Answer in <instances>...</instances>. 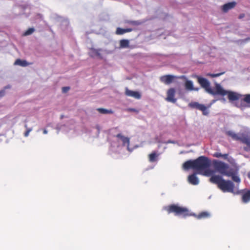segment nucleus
<instances>
[{
	"mask_svg": "<svg viewBox=\"0 0 250 250\" xmlns=\"http://www.w3.org/2000/svg\"><path fill=\"white\" fill-rule=\"evenodd\" d=\"M210 165V161L208 157L201 156L194 160L186 161L183 166L185 169L191 168L197 171L198 173L209 176L213 173V171L209 169Z\"/></svg>",
	"mask_w": 250,
	"mask_h": 250,
	"instance_id": "nucleus-1",
	"label": "nucleus"
},
{
	"mask_svg": "<svg viewBox=\"0 0 250 250\" xmlns=\"http://www.w3.org/2000/svg\"><path fill=\"white\" fill-rule=\"evenodd\" d=\"M168 214L173 213L175 215L182 216L186 217L189 216H193L198 219H206L210 217V214L208 211H202L196 215L194 213H190L187 208L182 207L175 204H171L164 208Z\"/></svg>",
	"mask_w": 250,
	"mask_h": 250,
	"instance_id": "nucleus-2",
	"label": "nucleus"
},
{
	"mask_svg": "<svg viewBox=\"0 0 250 250\" xmlns=\"http://www.w3.org/2000/svg\"><path fill=\"white\" fill-rule=\"evenodd\" d=\"M209 181L217 185L218 188L223 192H234V184L230 180H225L220 175H213Z\"/></svg>",
	"mask_w": 250,
	"mask_h": 250,
	"instance_id": "nucleus-3",
	"label": "nucleus"
},
{
	"mask_svg": "<svg viewBox=\"0 0 250 250\" xmlns=\"http://www.w3.org/2000/svg\"><path fill=\"white\" fill-rule=\"evenodd\" d=\"M226 134L236 141H240L242 143L245 144L246 146L244 147L246 151H250V134L242 133L240 136L232 131H227Z\"/></svg>",
	"mask_w": 250,
	"mask_h": 250,
	"instance_id": "nucleus-4",
	"label": "nucleus"
},
{
	"mask_svg": "<svg viewBox=\"0 0 250 250\" xmlns=\"http://www.w3.org/2000/svg\"><path fill=\"white\" fill-rule=\"evenodd\" d=\"M217 95L224 96L228 95L229 101H234L240 99L242 95L233 91H227L224 89L220 84H216Z\"/></svg>",
	"mask_w": 250,
	"mask_h": 250,
	"instance_id": "nucleus-5",
	"label": "nucleus"
},
{
	"mask_svg": "<svg viewBox=\"0 0 250 250\" xmlns=\"http://www.w3.org/2000/svg\"><path fill=\"white\" fill-rule=\"evenodd\" d=\"M197 78L198 83L207 93L213 96L217 95L216 84H218L217 83H215V88L214 89H213L210 87V83L207 79L199 76H197Z\"/></svg>",
	"mask_w": 250,
	"mask_h": 250,
	"instance_id": "nucleus-6",
	"label": "nucleus"
},
{
	"mask_svg": "<svg viewBox=\"0 0 250 250\" xmlns=\"http://www.w3.org/2000/svg\"><path fill=\"white\" fill-rule=\"evenodd\" d=\"M213 165L215 169L219 173L227 176L231 168H229V166L224 162L214 160Z\"/></svg>",
	"mask_w": 250,
	"mask_h": 250,
	"instance_id": "nucleus-7",
	"label": "nucleus"
},
{
	"mask_svg": "<svg viewBox=\"0 0 250 250\" xmlns=\"http://www.w3.org/2000/svg\"><path fill=\"white\" fill-rule=\"evenodd\" d=\"M188 106L191 108H195L201 111L204 115L207 116L208 115L209 112L208 107L204 104H199L196 102H193L190 103L188 104Z\"/></svg>",
	"mask_w": 250,
	"mask_h": 250,
	"instance_id": "nucleus-8",
	"label": "nucleus"
},
{
	"mask_svg": "<svg viewBox=\"0 0 250 250\" xmlns=\"http://www.w3.org/2000/svg\"><path fill=\"white\" fill-rule=\"evenodd\" d=\"M167 97L166 100L167 102H169L172 103H175L176 102V99L174 98L175 94V90L174 88H169L167 91Z\"/></svg>",
	"mask_w": 250,
	"mask_h": 250,
	"instance_id": "nucleus-9",
	"label": "nucleus"
},
{
	"mask_svg": "<svg viewBox=\"0 0 250 250\" xmlns=\"http://www.w3.org/2000/svg\"><path fill=\"white\" fill-rule=\"evenodd\" d=\"M175 78V76L171 75H166L161 76L160 79L161 82L166 84H169L173 81Z\"/></svg>",
	"mask_w": 250,
	"mask_h": 250,
	"instance_id": "nucleus-10",
	"label": "nucleus"
},
{
	"mask_svg": "<svg viewBox=\"0 0 250 250\" xmlns=\"http://www.w3.org/2000/svg\"><path fill=\"white\" fill-rule=\"evenodd\" d=\"M125 94L127 96L134 97L136 99H140L141 98V95L139 92L130 90L127 87L125 88Z\"/></svg>",
	"mask_w": 250,
	"mask_h": 250,
	"instance_id": "nucleus-11",
	"label": "nucleus"
},
{
	"mask_svg": "<svg viewBox=\"0 0 250 250\" xmlns=\"http://www.w3.org/2000/svg\"><path fill=\"white\" fill-rule=\"evenodd\" d=\"M236 5V2L235 1H232V2L227 3L225 4H224L222 6V10L224 12L226 13L229 10H231V9L234 8Z\"/></svg>",
	"mask_w": 250,
	"mask_h": 250,
	"instance_id": "nucleus-12",
	"label": "nucleus"
},
{
	"mask_svg": "<svg viewBox=\"0 0 250 250\" xmlns=\"http://www.w3.org/2000/svg\"><path fill=\"white\" fill-rule=\"evenodd\" d=\"M178 78L180 79H184L186 80L185 84V86L187 90H190V91L193 90H198L197 88H196V89L194 88L192 82L190 80H187L186 77L185 76H182Z\"/></svg>",
	"mask_w": 250,
	"mask_h": 250,
	"instance_id": "nucleus-13",
	"label": "nucleus"
},
{
	"mask_svg": "<svg viewBox=\"0 0 250 250\" xmlns=\"http://www.w3.org/2000/svg\"><path fill=\"white\" fill-rule=\"evenodd\" d=\"M227 176L228 177H231L232 180L236 183L240 182V178L237 175V171L236 170L231 169L230 171Z\"/></svg>",
	"mask_w": 250,
	"mask_h": 250,
	"instance_id": "nucleus-14",
	"label": "nucleus"
},
{
	"mask_svg": "<svg viewBox=\"0 0 250 250\" xmlns=\"http://www.w3.org/2000/svg\"><path fill=\"white\" fill-rule=\"evenodd\" d=\"M188 182L193 185H197L199 183V180L198 177L196 176L195 173H193L190 175L188 176Z\"/></svg>",
	"mask_w": 250,
	"mask_h": 250,
	"instance_id": "nucleus-15",
	"label": "nucleus"
},
{
	"mask_svg": "<svg viewBox=\"0 0 250 250\" xmlns=\"http://www.w3.org/2000/svg\"><path fill=\"white\" fill-rule=\"evenodd\" d=\"M116 137L120 139L123 142V146H126L127 147L129 146V138L122 135L121 133H119L116 135Z\"/></svg>",
	"mask_w": 250,
	"mask_h": 250,
	"instance_id": "nucleus-16",
	"label": "nucleus"
},
{
	"mask_svg": "<svg viewBox=\"0 0 250 250\" xmlns=\"http://www.w3.org/2000/svg\"><path fill=\"white\" fill-rule=\"evenodd\" d=\"M242 200L244 203H247L250 201V189L247 190L243 194Z\"/></svg>",
	"mask_w": 250,
	"mask_h": 250,
	"instance_id": "nucleus-17",
	"label": "nucleus"
},
{
	"mask_svg": "<svg viewBox=\"0 0 250 250\" xmlns=\"http://www.w3.org/2000/svg\"><path fill=\"white\" fill-rule=\"evenodd\" d=\"M159 156V154H158L156 152L154 151L149 154L148 155V159L149 161L150 162H156L157 160V158Z\"/></svg>",
	"mask_w": 250,
	"mask_h": 250,
	"instance_id": "nucleus-18",
	"label": "nucleus"
},
{
	"mask_svg": "<svg viewBox=\"0 0 250 250\" xmlns=\"http://www.w3.org/2000/svg\"><path fill=\"white\" fill-rule=\"evenodd\" d=\"M15 64L19 65L21 66H26L28 65V62L25 60L17 59L15 62Z\"/></svg>",
	"mask_w": 250,
	"mask_h": 250,
	"instance_id": "nucleus-19",
	"label": "nucleus"
},
{
	"mask_svg": "<svg viewBox=\"0 0 250 250\" xmlns=\"http://www.w3.org/2000/svg\"><path fill=\"white\" fill-rule=\"evenodd\" d=\"M97 111H99L101 114H113V111L112 110H108L103 108H99L97 109Z\"/></svg>",
	"mask_w": 250,
	"mask_h": 250,
	"instance_id": "nucleus-20",
	"label": "nucleus"
},
{
	"mask_svg": "<svg viewBox=\"0 0 250 250\" xmlns=\"http://www.w3.org/2000/svg\"><path fill=\"white\" fill-rule=\"evenodd\" d=\"M120 45L122 48L127 47L129 46V41L127 40H122L120 41Z\"/></svg>",
	"mask_w": 250,
	"mask_h": 250,
	"instance_id": "nucleus-21",
	"label": "nucleus"
},
{
	"mask_svg": "<svg viewBox=\"0 0 250 250\" xmlns=\"http://www.w3.org/2000/svg\"><path fill=\"white\" fill-rule=\"evenodd\" d=\"M91 56L92 57H95V56H98L100 58H101V54L100 53V50L99 49H96L94 48L91 49Z\"/></svg>",
	"mask_w": 250,
	"mask_h": 250,
	"instance_id": "nucleus-22",
	"label": "nucleus"
},
{
	"mask_svg": "<svg viewBox=\"0 0 250 250\" xmlns=\"http://www.w3.org/2000/svg\"><path fill=\"white\" fill-rule=\"evenodd\" d=\"M213 156L216 158L223 157L225 159H227L228 157V154H222L220 152H215L213 154Z\"/></svg>",
	"mask_w": 250,
	"mask_h": 250,
	"instance_id": "nucleus-23",
	"label": "nucleus"
},
{
	"mask_svg": "<svg viewBox=\"0 0 250 250\" xmlns=\"http://www.w3.org/2000/svg\"><path fill=\"white\" fill-rule=\"evenodd\" d=\"M242 101L247 103L248 104H250V94H246L244 95V98Z\"/></svg>",
	"mask_w": 250,
	"mask_h": 250,
	"instance_id": "nucleus-24",
	"label": "nucleus"
},
{
	"mask_svg": "<svg viewBox=\"0 0 250 250\" xmlns=\"http://www.w3.org/2000/svg\"><path fill=\"white\" fill-rule=\"evenodd\" d=\"M116 33L117 35H123L125 33V29L118 27L116 29Z\"/></svg>",
	"mask_w": 250,
	"mask_h": 250,
	"instance_id": "nucleus-25",
	"label": "nucleus"
},
{
	"mask_svg": "<svg viewBox=\"0 0 250 250\" xmlns=\"http://www.w3.org/2000/svg\"><path fill=\"white\" fill-rule=\"evenodd\" d=\"M24 127L26 128V131L24 133L25 137H27L29 135V133L32 130V128H28L27 125H24Z\"/></svg>",
	"mask_w": 250,
	"mask_h": 250,
	"instance_id": "nucleus-26",
	"label": "nucleus"
},
{
	"mask_svg": "<svg viewBox=\"0 0 250 250\" xmlns=\"http://www.w3.org/2000/svg\"><path fill=\"white\" fill-rule=\"evenodd\" d=\"M34 31H35V30L33 28H30L25 32V33H24V35L25 36L31 35V34H32L34 32Z\"/></svg>",
	"mask_w": 250,
	"mask_h": 250,
	"instance_id": "nucleus-27",
	"label": "nucleus"
},
{
	"mask_svg": "<svg viewBox=\"0 0 250 250\" xmlns=\"http://www.w3.org/2000/svg\"><path fill=\"white\" fill-rule=\"evenodd\" d=\"M224 73H225V72H223L221 73H216V74H208V75L210 76L212 78H215V77H219V76L224 74Z\"/></svg>",
	"mask_w": 250,
	"mask_h": 250,
	"instance_id": "nucleus-28",
	"label": "nucleus"
},
{
	"mask_svg": "<svg viewBox=\"0 0 250 250\" xmlns=\"http://www.w3.org/2000/svg\"><path fill=\"white\" fill-rule=\"evenodd\" d=\"M70 89V87L68 86L63 87L62 88V92L63 93H66Z\"/></svg>",
	"mask_w": 250,
	"mask_h": 250,
	"instance_id": "nucleus-29",
	"label": "nucleus"
},
{
	"mask_svg": "<svg viewBox=\"0 0 250 250\" xmlns=\"http://www.w3.org/2000/svg\"><path fill=\"white\" fill-rule=\"evenodd\" d=\"M5 95V90L3 89L0 91V97H3Z\"/></svg>",
	"mask_w": 250,
	"mask_h": 250,
	"instance_id": "nucleus-30",
	"label": "nucleus"
},
{
	"mask_svg": "<svg viewBox=\"0 0 250 250\" xmlns=\"http://www.w3.org/2000/svg\"><path fill=\"white\" fill-rule=\"evenodd\" d=\"M249 41H250V38H247L245 39L244 40H242V42H246Z\"/></svg>",
	"mask_w": 250,
	"mask_h": 250,
	"instance_id": "nucleus-31",
	"label": "nucleus"
},
{
	"mask_svg": "<svg viewBox=\"0 0 250 250\" xmlns=\"http://www.w3.org/2000/svg\"><path fill=\"white\" fill-rule=\"evenodd\" d=\"M125 29V33L129 32H131L132 31V29L131 28H126Z\"/></svg>",
	"mask_w": 250,
	"mask_h": 250,
	"instance_id": "nucleus-32",
	"label": "nucleus"
},
{
	"mask_svg": "<svg viewBox=\"0 0 250 250\" xmlns=\"http://www.w3.org/2000/svg\"><path fill=\"white\" fill-rule=\"evenodd\" d=\"M128 110L130 111H132V112H138V111L136 109H134V108H129V109H128Z\"/></svg>",
	"mask_w": 250,
	"mask_h": 250,
	"instance_id": "nucleus-33",
	"label": "nucleus"
},
{
	"mask_svg": "<svg viewBox=\"0 0 250 250\" xmlns=\"http://www.w3.org/2000/svg\"><path fill=\"white\" fill-rule=\"evenodd\" d=\"M245 15L244 14H241L239 16V19H242L243 18H244L245 17Z\"/></svg>",
	"mask_w": 250,
	"mask_h": 250,
	"instance_id": "nucleus-34",
	"label": "nucleus"
},
{
	"mask_svg": "<svg viewBox=\"0 0 250 250\" xmlns=\"http://www.w3.org/2000/svg\"><path fill=\"white\" fill-rule=\"evenodd\" d=\"M43 134H47V130H46V129H43Z\"/></svg>",
	"mask_w": 250,
	"mask_h": 250,
	"instance_id": "nucleus-35",
	"label": "nucleus"
},
{
	"mask_svg": "<svg viewBox=\"0 0 250 250\" xmlns=\"http://www.w3.org/2000/svg\"><path fill=\"white\" fill-rule=\"evenodd\" d=\"M131 23L133 24H138L137 21H131Z\"/></svg>",
	"mask_w": 250,
	"mask_h": 250,
	"instance_id": "nucleus-36",
	"label": "nucleus"
},
{
	"mask_svg": "<svg viewBox=\"0 0 250 250\" xmlns=\"http://www.w3.org/2000/svg\"><path fill=\"white\" fill-rule=\"evenodd\" d=\"M248 177L250 179V171L248 173Z\"/></svg>",
	"mask_w": 250,
	"mask_h": 250,
	"instance_id": "nucleus-37",
	"label": "nucleus"
},
{
	"mask_svg": "<svg viewBox=\"0 0 250 250\" xmlns=\"http://www.w3.org/2000/svg\"><path fill=\"white\" fill-rule=\"evenodd\" d=\"M9 87H10L9 86H5L4 88H5V89H6V88H9Z\"/></svg>",
	"mask_w": 250,
	"mask_h": 250,
	"instance_id": "nucleus-38",
	"label": "nucleus"
},
{
	"mask_svg": "<svg viewBox=\"0 0 250 250\" xmlns=\"http://www.w3.org/2000/svg\"><path fill=\"white\" fill-rule=\"evenodd\" d=\"M236 106H237V107H240V106L237 105H236Z\"/></svg>",
	"mask_w": 250,
	"mask_h": 250,
	"instance_id": "nucleus-39",
	"label": "nucleus"
}]
</instances>
